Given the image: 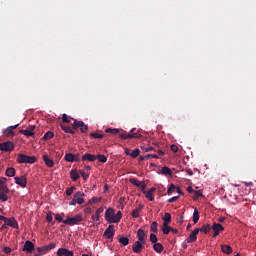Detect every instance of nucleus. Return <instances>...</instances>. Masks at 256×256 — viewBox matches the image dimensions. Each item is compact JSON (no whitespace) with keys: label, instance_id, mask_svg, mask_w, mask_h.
I'll return each instance as SVG.
<instances>
[{"label":"nucleus","instance_id":"4","mask_svg":"<svg viewBox=\"0 0 256 256\" xmlns=\"http://www.w3.org/2000/svg\"><path fill=\"white\" fill-rule=\"evenodd\" d=\"M73 123H72V129L77 130L80 128L81 133H87V131L89 130V126H87L85 124V122L83 121H79L77 119H73Z\"/></svg>","mask_w":256,"mask_h":256},{"label":"nucleus","instance_id":"62","mask_svg":"<svg viewBox=\"0 0 256 256\" xmlns=\"http://www.w3.org/2000/svg\"><path fill=\"white\" fill-rule=\"evenodd\" d=\"M187 191H188V193H195V190L193 189L192 186H189V187L187 188Z\"/></svg>","mask_w":256,"mask_h":256},{"label":"nucleus","instance_id":"48","mask_svg":"<svg viewBox=\"0 0 256 256\" xmlns=\"http://www.w3.org/2000/svg\"><path fill=\"white\" fill-rule=\"evenodd\" d=\"M79 173H80L81 177H83L84 181H87V179H89V173L82 171V170H80Z\"/></svg>","mask_w":256,"mask_h":256},{"label":"nucleus","instance_id":"32","mask_svg":"<svg viewBox=\"0 0 256 256\" xmlns=\"http://www.w3.org/2000/svg\"><path fill=\"white\" fill-rule=\"evenodd\" d=\"M118 241H119V243H121V245H123L124 247H127V245H129V238H127V237L122 236V237H120V238L118 239Z\"/></svg>","mask_w":256,"mask_h":256},{"label":"nucleus","instance_id":"37","mask_svg":"<svg viewBox=\"0 0 256 256\" xmlns=\"http://www.w3.org/2000/svg\"><path fill=\"white\" fill-rule=\"evenodd\" d=\"M193 223H198L199 222V210L195 208L194 213H193Z\"/></svg>","mask_w":256,"mask_h":256},{"label":"nucleus","instance_id":"55","mask_svg":"<svg viewBox=\"0 0 256 256\" xmlns=\"http://www.w3.org/2000/svg\"><path fill=\"white\" fill-rule=\"evenodd\" d=\"M195 199H199V197H204L203 193L200 190L194 191Z\"/></svg>","mask_w":256,"mask_h":256},{"label":"nucleus","instance_id":"47","mask_svg":"<svg viewBox=\"0 0 256 256\" xmlns=\"http://www.w3.org/2000/svg\"><path fill=\"white\" fill-rule=\"evenodd\" d=\"M75 189H76L75 186H71V187L67 188V189H66V195H68V197L71 196V195H73V191H74Z\"/></svg>","mask_w":256,"mask_h":256},{"label":"nucleus","instance_id":"40","mask_svg":"<svg viewBox=\"0 0 256 256\" xmlns=\"http://www.w3.org/2000/svg\"><path fill=\"white\" fill-rule=\"evenodd\" d=\"M96 159H98V161H100V163H107V156H105L103 154H99L98 156H96Z\"/></svg>","mask_w":256,"mask_h":256},{"label":"nucleus","instance_id":"25","mask_svg":"<svg viewBox=\"0 0 256 256\" xmlns=\"http://www.w3.org/2000/svg\"><path fill=\"white\" fill-rule=\"evenodd\" d=\"M65 161L68 163H75V154L73 153H66L64 156Z\"/></svg>","mask_w":256,"mask_h":256},{"label":"nucleus","instance_id":"2","mask_svg":"<svg viewBox=\"0 0 256 256\" xmlns=\"http://www.w3.org/2000/svg\"><path fill=\"white\" fill-rule=\"evenodd\" d=\"M85 193L82 191H78L74 194L73 199L69 202V205H83L85 203Z\"/></svg>","mask_w":256,"mask_h":256},{"label":"nucleus","instance_id":"1","mask_svg":"<svg viewBox=\"0 0 256 256\" xmlns=\"http://www.w3.org/2000/svg\"><path fill=\"white\" fill-rule=\"evenodd\" d=\"M122 217H123V214L121 213V211H118L115 214V209L113 208H108L105 212V219L107 223H119Z\"/></svg>","mask_w":256,"mask_h":256},{"label":"nucleus","instance_id":"64","mask_svg":"<svg viewBox=\"0 0 256 256\" xmlns=\"http://www.w3.org/2000/svg\"><path fill=\"white\" fill-rule=\"evenodd\" d=\"M125 153H126V155H131V149L125 148Z\"/></svg>","mask_w":256,"mask_h":256},{"label":"nucleus","instance_id":"50","mask_svg":"<svg viewBox=\"0 0 256 256\" xmlns=\"http://www.w3.org/2000/svg\"><path fill=\"white\" fill-rule=\"evenodd\" d=\"M99 201H101V198L93 197L92 199H90V200L88 201V203H89L90 205H93V204H95V203H99Z\"/></svg>","mask_w":256,"mask_h":256},{"label":"nucleus","instance_id":"33","mask_svg":"<svg viewBox=\"0 0 256 256\" xmlns=\"http://www.w3.org/2000/svg\"><path fill=\"white\" fill-rule=\"evenodd\" d=\"M53 137H55V134H53V132H51V131H48L44 134L43 140L49 141V139H53Z\"/></svg>","mask_w":256,"mask_h":256},{"label":"nucleus","instance_id":"20","mask_svg":"<svg viewBox=\"0 0 256 256\" xmlns=\"http://www.w3.org/2000/svg\"><path fill=\"white\" fill-rule=\"evenodd\" d=\"M144 207H145V205L139 204V206L132 211L131 215H132L133 219H137V217H139V213H141V211H143Z\"/></svg>","mask_w":256,"mask_h":256},{"label":"nucleus","instance_id":"44","mask_svg":"<svg viewBox=\"0 0 256 256\" xmlns=\"http://www.w3.org/2000/svg\"><path fill=\"white\" fill-rule=\"evenodd\" d=\"M136 187L141 189V191H145V189H147V184H145V181H141L138 183V185Z\"/></svg>","mask_w":256,"mask_h":256},{"label":"nucleus","instance_id":"5","mask_svg":"<svg viewBox=\"0 0 256 256\" xmlns=\"http://www.w3.org/2000/svg\"><path fill=\"white\" fill-rule=\"evenodd\" d=\"M17 161L19 163L33 164V163H35V161H37V158L35 156H28V155L20 153L17 155Z\"/></svg>","mask_w":256,"mask_h":256},{"label":"nucleus","instance_id":"11","mask_svg":"<svg viewBox=\"0 0 256 256\" xmlns=\"http://www.w3.org/2000/svg\"><path fill=\"white\" fill-rule=\"evenodd\" d=\"M103 236L106 239H113V237H115V226L109 225L108 228L104 231Z\"/></svg>","mask_w":256,"mask_h":256},{"label":"nucleus","instance_id":"35","mask_svg":"<svg viewBox=\"0 0 256 256\" xmlns=\"http://www.w3.org/2000/svg\"><path fill=\"white\" fill-rule=\"evenodd\" d=\"M19 133H21L22 135H25L26 137H33V135H35V132H31L29 129L20 130Z\"/></svg>","mask_w":256,"mask_h":256},{"label":"nucleus","instance_id":"59","mask_svg":"<svg viewBox=\"0 0 256 256\" xmlns=\"http://www.w3.org/2000/svg\"><path fill=\"white\" fill-rule=\"evenodd\" d=\"M141 149L143 150V151H145L146 153H149V151H153V147H141Z\"/></svg>","mask_w":256,"mask_h":256},{"label":"nucleus","instance_id":"13","mask_svg":"<svg viewBox=\"0 0 256 256\" xmlns=\"http://www.w3.org/2000/svg\"><path fill=\"white\" fill-rule=\"evenodd\" d=\"M197 235H199V228L194 229L188 238L186 239L187 243H195L197 241Z\"/></svg>","mask_w":256,"mask_h":256},{"label":"nucleus","instance_id":"42","mask_svg":"<svg viewBox=\"0 0 256 256\" xmlns=\"http://www.w3.org/2000/svg\"><path fill=\"white\" fill-rule=\"evenodd\" d=\"M0 201H2L3 203H5V201H9L7 193L0 192Z\"/></svg>","mask_w":256,"mask_h":256},{"label":"nucleus","instance_id":"10","mask_svg":"<svg viewBox=\"0 0 256 256\" xmlns=\"http://www.w3.org/2000/svg\"><path fill=\"white\" fill-rule=\"evenodd\" d=\"M14 181H15L16 185H19L23 189H25V187H27V176H25V175L20 176V177L19 176L14 177Z\"/></svg>","mask_w":256,"mask_h":256},{"label":"nucleus","instance_id":"28","mask_svg":"<svg viewBox=\"0 0 256 256\" xmlns=\"http://www.w3.org/2000/svg\"><path fill=\"white\" fill-rule=\"evenodd\" d=\"M158 173H161L162 175H172L173 172L170 170L169 167L164 166L161 170H158Z\"/></svg>","mask_w":256,"mask_h":256},{"label":"nucleus","instance_id":"43","mask_svg":"<svg viewBox=\"0 0 256 256\" xmlns=\"http://www.w3.org/2000/svg\"><path fill=\"white\" fill-rule=\"evenodd\" d=\"M0 193H9V188L5 184H0Z\"/></svg>","mask_w":256,"mask_h":256},{"label":"nucleus","instance_id":"9","mask_svg":"<svg viewBox=\"0 0 256 256\" xmlns=\"http://www.w3.org/2000/svg\"><path fill=\"white\" fill-rule=\"evenodd\" d=\"M213 237H217L222 231H225V227L221 223H213L212 225Z\"/></svg>","mask_w":256,"mask_h":256},{"label":"nucleus","instance_id":"61","mask_svg":"<svg viewBox=\"0 0 256 256\" xmlns=\"http://www.w3.org/2000/svg\"><path fill=\"white\" fill-rule=\"evenodd\" d=\"M3 251L6 253V255H9V253H11V248L10 247H4Z\"/></svg>","mask_w":256,"mask_h":256},{"label":"nucleus","instance_id":"45","mask_svg":"<svg viewBox=\"0 0 256 256\" xmlns=\"http://www.w3.org/2000/svg\"><path fill=\"white\" fill-rule=\"evenodd\" d=\"M90 137H93L94 139H103V134L94 132L90 134Z\"/></svg>","mask_w":256,"mask_h":256},{"label":"nucleus","instance_id":"8","mask_svg":"<svg viewBox=\"0 0 256 256\" xmlns=\"http://www.w3.org/2000/svg\"><path fill=\"white\" fill-rule=\"evenodd\" d=\"M55 247H57V243H50L46 246L37 247L36 251H38V253H49V251H52Z\"/></svg>","mask_w":256,"mask_h":256},{"label":"nucleus","instance_id":"53","mask_svg":"<svg viewBox=\"0 0 256 256\" xmlns=\"http://www.w3.org/2000/svg\"><path fill=\"white\" fill-rule=\"evenodd\" d=\"M175 189H177V187H175L174 184H171L167 190L168 195H171V193H173V191H175Z\"/></svg>","mask_w":256,"mask_h":256},{"label":"nucleus","instance_id":"56","mask_svg":"<svg viewBox=\"0 0 256 256\" xmlns=\"http://www.w3.org/2000/svg\"><path fill=\"white\" fill-rule=\"evenodd\" d=\"M170 149H171V151H173V153H177V151H179V147L175 144H172L170 146Z\"/></svg>","mask_w":256,"mask_h":256},{"label":"nucleus","instance_id":"6","mask_svg":"<svg viewBox=\"0 0 256 256\" xmlns=\"http://www.w3.org/2000/svg\"><path fill=\"white\" fill-rule=\"evenodd\" d=\"M81 221H83V215L81 214H77L74 217H67L66 220L63 221L64 225H77L78 223H81Z\"/></svg>","mask_w":256,"mask_h":256},{"label":"nucleus","instance_id":"23","mask_svg":"<svg viewBox=\"0 0 256 256\" xmlns=\"http://www.w3.org/2000/svg\"><path fill=\"white\" fill-rule=\"evenodd\" d=\"M212 226L211 224H203L201 228H199L200 233H204L205 235H207V233H209V231H211Z\"/></svg>","mask_w":256,"mask_h":256},{"label":"nucleus","instance_id":"27","mask_svg":"<svg viewBox=\"0 0 256 256\" xmlns=\"http://www.w3.org/2000/svg\"><path fill=\"white\" fill-rule=\"evenodd\" d=\"M70 177L72 181H77L79 179V172L76 169L70 171Z\"/></svg>","mask_w":256,"mask_h":256},{"label":"nucleus","instance_id":"24","mask_svg":"<svg viewBox=\"0 0 256 256\" xmlns=\"http://www.w3.org/2000/svg\"><path fill=\"white\" fill-rule=\"evenodd\" d=\"M101 213H103V208L100 207L96 210V213L92 215V221H99L101 218Z\"/></svg>","mask_w":256,"mask_h":256},{"label":"nucleus","instance_id":"39","mask_svg":"<svg viewBox=\"0 0 256 256\" xmlns=\"http://www.w3.org/2000/svg\"><path fill=\"white\" fill-rule=\"evenodd\" d=\"M163 223L169 224L171 223V214L169 212H166L164 214Z\"/></svg>","mask_w":256,"mask_h":256},{"label":"nucleus","instance_id":"60","mask_svg":"<svg viewBox=\"0 0 256 256\" xmlns=\"http://www.w3.org/2000/svg\"><path fill=\"white\" fill-rule=\"evenodd\" d=\"M81 162V158H79V153L74 155V163H79Z\"/></svg>","mask_w":256,"mask_h":256},{"label":"nucleus","instance_id":"38","mask_svg":"<svg viewBox=\"0 0 256 256\" xmlns=\"http://www.w3.org/2000/svg\"><path fill=\"white\" fill-rule=\"evenodd\" d=\"M139 153H141V150L136 148L131 152L130 157H132V159H137V157H139Z\"/></svg>","mask_w":256,"mask_h":256},{"label":"nucleus","instance_id":"54","mask_svg":"<svg viewBox=\"0 0 256 256\" xmlns=\"http://www.w3.org/2000/svg\"><path fill=\"white\" fill-rule=\"evenodd\" d=\"M129 182L136 187L139 185V180L137 178H130Z\"/></svg>","mask_w":256,"mask_h":256},{"label":"nucleus","instance_id":"22","mask_svg":"<svg viewBox=\"0 0 256 256\" xmlns=\"http://www.w3.org/2000/svg\"><path fill=\"white\" fill-rule=\"evenodd\" d=\"M43 161L47 167H53V165H55L53 159L49 158V155L47 154L43 155Z\"/></svg>","mask_w":256,"mask_h":256},{"label":"nucleus","instance_id":"34","mask_svg":"<svg viewBox=\"0 0 256 256\" xmlns=\"http://www.w3.org/2000/svg\"><path fill=\"white\" fill-rule=\"evenodd\" d=\"M73 119L71 116H68L67 114H63L62 115V123H71V121H73Z\"/></svg>","mask_w":256,"mask_h":256},{"label":"nucleus","instance_id":"57","mask_svg":"<svg viewBox=\"0 0 256 256\" xmlns=\"http://www.w3.org/2000/svg\"><path fill=\"white\" fill-rule=\"evenodd\" d=\"M146 157H148V159H159V156H157V154H146Z\"/></svg>","mask_w":256,"mask_h":256},{"label":"nucleus","instance_id":"30","mask_svg":"<svg viewBox=\"0 0 256 256\" xmlns=\"http://www.w3.org/2000/svg\"><path fill=\"white\" fill-rule=\"evenodd\" d=\"M170 232H171V227L169 226V224L163 223V226H162V233H163L164 235H169Z\"/></svg>","mask_w":256,"mask_h":256},{"label":"nucleus","instance_id":"31","mask_svg":"<svg viewBox=\"0 0 256 256\" xmlns=\"http://www.w3.org/2000/svg\"><path fill=\"white\" fill-rule=\"evenodd\" d=\"M5 174L7 177H15V168L13 167L7 168Z\"/></svg>","mask_w":256,"mask_h":256},{"label":"nucleus","instance_id":"18","mask_svg":"<svg viewBox=\"0 0 256 256\" xmlns=\"http://www.w3.org/2000/svg\"><path fill=\"white\" fill-rule=\"evenodd\" d=\"M6 225H8L9 227H13V229H19V223L17 222L15 217L7 218Z\"/></svg>","mask_w":256,"mask_h":256},{"label":"nucleus","instance_id":"26","mask_svg":"<svg viewBox=\"0 0 256 256\" xmlns=\"http://www.w3.org/2000/svg\"><path fill=\"white\" fill-rule=\"evenodd\" d=\"M60 127L64 133H70V135H75V132L73 131V129L71 127L64 125V124H61Z\"/></svg>","mask_w":256,"mask_h":256},{"label":"nucleus","instance_id":"17","mask_svg":"<svg viewBox=\"0 0 256 256\" xmlns=\"http://www.w3.org/2000/svg\"><path fill=\"white\" fill-rule=\"evenodd\" d=\"M137 239L143 245H145V239H147V234H145V231L141 228L137 230Z\"/></svg>","mask_w":256,"mask_h":256},{"label":"nucleus","instance_id":"19","mask_svg":"<svg viewBox=\"0 0 256 256\" xmlns=\"http://www.w3.org/2000/svg\"><path fill=\"white\" fill-rule=\"evenodd\" d=\"M82 161H89L90 163H93L97 161V156L95 154L86 153L82 156Z\"/></svg>","mask_w":256,"mask_h":256},{"label":"nucleus","instance_id":"3","mask_svg":"<svg viewBox=\"0 0 256 256\" xmlns=\"http://www.w3.org/2000/svg\"><path fill=\"white\" fill-rule=\"evenodd\" d=\"M120 139H141V134L139 132H135V128L130 130V133L124 131V133L119 134Z\"/></svg>","mask_w":256,"mask_h":256},{"label":"nucleus","instance_id":"52","mask_svg":"<svg viewBox=\"0 0 256 256\" xmlns=\"http://www.w3.org/2000/svg\"><path fill=\"white\" fill-rule=\"evenodd\" d=\"M150 241L151 243H157L158 239H157V235H155L154 233L150 234Z\"/></svg>","mask_w":256,"mask_h":256},{"label":"nucleus","instance_id":"16","mask_svg":"<svg viewBox=\"0 0 256 256\" xmlns=\"http://www.w3.org/2000/svg\"><path fill=\"white\" fill-rule=\"evenodd\" d=\"M144 245L143 243H141L140 241H136L133 245H132V251L133 253H141V251H143L144 249Z\"/></svg>","mask_w":256,"mask_h":256},{"label":"nucleus","instance_id":"58","mask_svg":"<svg viewBox=\"0 0 256 256\" xmlns=\"http://www.w3.org/2000/svg\"><path fill=\"white\" fill-rule=\"evenodd\" d=\"M179 200V196H174L170 199H168V203H175V201H178Z\"/></svg>","mask_w":256,"mask_h":256},{"label":"nucleus","instance_id":"36","mask_svg":"<svg viewBox=\"0 0 256 256\" xmlns=\"http://www.w3.org/2000/svg\"><path fill=\"white\" fill-rule=\"evenodd\" d=\"M105 133H111V135H117V133H120V130L118 128H107L105 130Z\"/></svg>","mask_w":256,"mask_h":256},{"label":"nucleus","instance_id":"63","mask_svg":"<svg viewBox=\"0 0 256 256\" xmlns=\"http://www.w3.org/2000/svg\"><path fill=\"white\" fill-rule=\"evenodd\" d=\"M156 191V188L155 187H152L148 190V193H152V195L155 193Z\"/></svg>","mask_w":256,"mask_h":256},{"label":"nucleus","instance_id":"49","mask_svg":"<svg viewBox=\"0 0 256 256\" xmlns=\"http://www.w3.org/2000/svg\"><path fill=\"white\" fill-rule=\"evenodd\" d=\"M62 215H65V214L64 213L56 214L55 215V220L58 221L59 223H63V221H65V220H63V216Z\"/></svg>","mask_w":256,"mask_h":256},{"label":"nucleus","instance_id":"29","mask_svg":"<svg viewBox=\"0 0 256 256\" xmlns=\"http://www.w3.org/2000/svg\"><path fill=\"white\" fill-rule=\"evenodd\" d=\"M153 249H154V251H156V253H163L164 247H163V244L156 242V243L153 245Z\"/></svg>","mask_w":256,"mask_h":256},{"label":"nucleus","instance_id":"46","mask_svg":"<svg viewBox=\"0 0 256 256\" xmlns=\"http://www.w3.org/2000/svg\"><path fill=\"white\" fill-rule=\"evenodd\" d=\"M46 221L51 223L53 221V212H47L46 214Z\"/></svg>","mask_w":256,"mask_h":256},{"label":"nucleus","instance_id":"7","mask_svg":"<svg viewBox=\"0 0 256 256\" xmlns=\"http://www.w3.org/2000/svg\"><path fill=\"white\" fill-rule=\"evenodd\" d=\"M14 150L15 144L12 141L0 143V151H4L5 153H11V151Z\"/></svg>","mask_w":256,"mask_h":256},{"label":"nucleus","instance_id":"51","mask_svg":"<svg viewBox=\"0 0 256 256\" xmlns=\"http://www.w3.org/2000/svg\"><path fill=\"white\" fill-rule=\"evenodd\" d=\"M146 199L148 201H155V197L153 196V194L151 192L146 193Z\"/></svg>","mask_w":256,"mask_h":256},{"label":"nucleus","instance_id":"41","mask_svg":"<svg viewBox=\"0 0 256 256\" xmlns=\"http://www.w3.org/2000/svg\"><path fill=\"white\" fill-rule=\"evenodd\" d=\"M150 231L152 233H157V231H158V224H157V222H152V224L150 226Z\"/></svg>","mask_w":256,"mask_h":256},{"label":"nucleus","instance_id":"21","mask_svg":"<svg viewBox=\"0 0 256 256\" xmlns=\"http://www.w3.org/2000/svg\"><path fill=\"white\" fill-rule=\"evenodd\" d=\"M221 251L222 253H225V255H231L233 253V248L227 244H222Z\"/></svg>","mask_w":256,"mask_h":256},{"label":"nucleus","instance_id":"14","mask_svg":"<svg viewBox=\"0 0 256 256\" xmlns=\"http://www.w3.org/2000/svg\"><path fill=\"white\" fill-rule=\"evenodd\" d=\"M22 251H27L28 253H33V251H35V244H33V242L27 240L24 243Z\"/></svg>","mask_w":256,"mask_h":256},{"label":"nucleus","instance_id":"15","mask_svg":"<svg viewBox=\"0 0 256 256\" xmlns=\"http://www.w3.org/2000/svg\"><path fill=\"white\" fill-rule=\"evenodd\" d=\"M57 256H75V254L73 253V251L67 249V248H60L58 249Z\"/></svg>","mask_w":256,"mask_h":256},{"label":"nucleus","instance_id":"12","mask_svg":"<svg viewBox=\"0 0 256 256\" xmlns=\"http://www.w3.org/2000/svg\"><path fill=\"white\" fill-rule=\"evenodd\" d=\"M17 127H19V124L7 127L3 131V135H5L6 137H15V132L14 131H15V129H17Z\"/></svg>","mask_w":256,"mask_h":256}]
</instances>
